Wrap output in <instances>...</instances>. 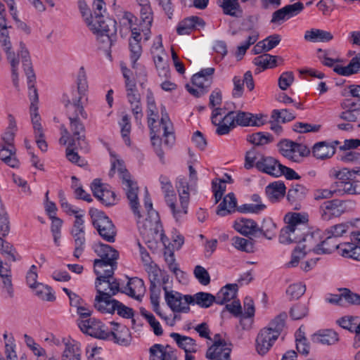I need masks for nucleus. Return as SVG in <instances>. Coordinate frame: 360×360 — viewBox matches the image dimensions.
I'll return each instance as SVG.
<instances>
[{
	"mask_svg": "<svg viewBox=\"0 0 360 360\" xmlns=\"http://www.w3.org/2000/svg\"><path fill=\"white\" fill-rule=\"evenodd\" d=\"M6 8L4 4L0 3V44L4 47L11 66L12 81L14 86L19 90V79L18 74V67L19 64L18 58H15V53L11 51V44L8 35V26L6 23Z\"/></svg>",
	"mask_w": 360,
	"mask_h": 360,
	"instance_id": "nucleus-5",
	"label": "nucleus"
},
{
	"mask_svg": "<svg viewBox=\"0 0 360 360\" xmlns=\"http://www.w3.org/2000/svg\"><path fill=\"white\" fill-rule=\"evenodd\" d=\"M97 295L94 300V306L98 311L105 314H113L115 311V307H117V300L111 299L109 293H107V288H102L100 284H96Z\"/></svg>",
	"mask_w": 360,
	"mask_h": 360,
	"instance_id": "nucleus-13",
	"label": "nucleus"
},
{
	"mask_svg": "<svg viewBox=\"0 0 360 360\" xmlns=\"http://www.w3.org/2000/svg\"><path fill=\"white\" fill-rule=\"evenodd\" d=\"M248 141L255 146H263L271 143L273 137L267 132H257L249 135Z\"/></svg>",
	"mask_w": 360,
	"mask_h": 360,
	"instance_id": "nucleus-56",
	"label": "nucleus"
},
{
	"mask_svg": "<svg viewBox=\"0 0 360 360\" xmlns=\"http://www.w3.org/2000/svg\"><path fill=\"white\" fill-rule=\"evenodd\" d=\"M77 89L73 90L71 93V98H70L68 95H66L71 101L72 103H74V99L75 98H79V103H81V100L85 96V93L88 89V84L86 79V72L83 67L79 68L78 72L77 78Z\"/></svg>",
	"mask_w": 360,
	"mask_h": 360,
	"instance_id": "nucleus-29",
	"label": "nucleus"
},
{
	"mask_svg": "<svg viewBox=\"0 0 360 360\" xmlns=\"http://www.w3.org/2000/svg\"><path fill=\"white\" fill-rule=\"evenodd\" d=\"M237 205V200L233 193L227 194L223 201L219 205L217 214L219 216H226L235 212Z\"/></svg>",
	"mask_w": 360,
	"mask_h": 360,
	"instance_id": "nucleus-40",
	"label": "nucleus"
},
{
	"mask_svg": "<svg viewBox=\"0 0 360 360\" xmlns=\"http://www.w3.org/2000/svg\"><path fill=\"white\" fill-rule=\"evenodd\" d=\"M276 224L269 217L264 219L258 230V232L268 240H271L276 235Z\"/></svg>",
	"mask_w": 360,
	"mask_h": 360,
	"instance_id": "nucleus-50",
	"label": "nucleus"
},
{
	"mask_svg": "<svg viewBox=\"0 0 360 360\" xmlns=\"http://www.w3.org/2000/svg\"><path fill=\"white\" fill-rule=\"evenodd\" d=\"M161 189L164 193L165 202L167 205L169 207L172 215L174 216V210L175 211V207L176 203V195L173 188V186L171 184L166 186H162Z\"/></svg>",
	"mask_w": 360,
	"mask_h": 360,
	"instance_id": "nucleus-53",
	"label": "nucleus"
},
{
	"mask_svg": "<svg viewBox=\"0 0 360 360\" xmlns=\"http://www.w3.org/2000/svg\"><path fill=\"white\" fill-rule=\"evenodd\" d=\"M259 38V33L256 31H252L251 34L247 37V40L239 45L237 48L236 51V57L240 59L245 55L247 50L250 48V46L254 44Z\"/></svg>",
	"mask_w": 360,
	"mask_h": 360,
	"instance_id": "nucleus-55",
	"label": "nucleus"
},
{
	"mask_svg": "<svg viewBox=\"0 0 360 360\" xmlns=\"http://www.w3.org/2000/svg\"><path fill=\"white\" fill-rule=\"evenodd\" d=\"M350 227L351 225L349 224L342 223L332 226L325 231L326 234H328V236L334 237V238L336 239L337 238L343 236L344 234L349 231Z\"/></svg>",
	"mask_w": 360,
	"mask_h": 360,
	"instance_id": "nucleus-59",
	"label": "nucleus"
},
{
	"mask_svg": "<svg viewBox=\"0 0 360 360\" xmlns=\"http://www.w3.org/2000/svg\"><path fill=\"white\" fill-rule=\"evenodd\" d=\"M203 20L198 16H191L180 22L176 28L179 34H188L198 25L204 26Z\"/></svg>",
	"mask_w": 360,
	"mask_h": 360,
	"instance_id": "nucleus-35",
	"label": "nucleus"
},
{
	"mask_svg": "<svg viewBox=\"0 0 360 360\" xmlns=\"http://www.w3.org/2000/svg\"><path fill=\"white\" fill-rule=\"evenodd\" d=\"M89 212L92 224L99 236L108 243H114L117 231L112 221L102 211L91 209Z\"/></svg>",
	"mask_w": 360,
	"mask_h": 360,
	"instance_id": "nucleus-6",
	"label": "nucleus"
},
{
	"mask_svg": "<svg viewBox=\"0 0 360 360\" xmlns=\"http://www.w3.org/2000/svg\"><path fill=\"white\" fill-rule=\"evenodd\" d=\"M236 125L240 126H256L259 127L264 124L262 117L259 115H253L250 112L238 111L235 112Z\"/></svg>",
	"mask_w": 360,
	"mask_h": 360,
	"instance_id": "nucleus-28",
	"label": "nucleus"
},
{
	"mask_svg": "<svg viewBox=\"0 0 360 360\" xmlns=\"http://www.w3.org/2000/svg\"><path fill=\"white\" fill-rule=\"evenodd\" d=\"M74 239V245H75V250L73 252V256L79 259V257L83 253L84 248H85V243H86V238H85V233H80V234H73L71 235Z\"/></svg>",
	"mask_w": 360,
	"mask_h": 360,
	"instance_id": "nucleus-61",
	"label": "nucleus"
},
{
	"mask_svg": "<svg viewBox=\"0 0 360 360\" xmlns=\"http://www.w3.org/2000/svg\"><path fill=\"white\" fill-rule=\"evenodd\" d=\"M118 172L120 178L122 180L123 189L125 191L131 209L139 219L137 220V225L141 235H142L144 238L150 239L155 238L159 233V229L161 228L159 217L153 216V219L149 217L146 218L143 221L140 220L141 216L139 210V187L137 184L131 179V176L127 169L119 168Z\"/></svg>",
	"mask_w": 360,
	"mask_h": 360,
	"instance_id": "nucleus-1",
	"label": "nucleus"
},
{
	"mask_svg": "<svg viewBox=\"0 0 360 360\" xmlns=\"http://www.w3.org/2000/svg\"><path fill=\"white\" fill-rule=\"evenodd\" d=\"M176 188L179 195L180 205L176 204L174 217L178 221L184 214H187L188 205L190 200V191L195 190L193 185L189 186L186 179L178 178Z\"/></svg>",
	"mask_w": 360,
	"mask_h": 360,
	"instance_id": "nucleus-11",
	"label": "nucleus"
},
{
	"mask_svg": "<svg viewBox=\"0 0 360 360\" xmlns=\"http://www.w3.org/2000/svg\"><path fill=\"white\" fill-rule=\"evenodd\" d=\"M77 325L80 330L96 338L108 339V328L101 321L95 319H79Z\"/></svg>",
	"mask_w": 360,
	"mask_h": 360,
	"instance_id": "nucleus-12",
	"label": "nucleus"
},
{
	"mask_svg": "<svg viewBox=\"0 0 360 360\" xmlns=\"http://www.w3.org/2000/svg\"><path fill=\"white\" fill-rule=\"evenodd\" d=\"M231 345H221L218 342L212 344L206 352V358L210 360H231Z\"/></svg>",
	"mask_w": 360,
	"mask_h": 360,
	"instance_id": "nucleus-23",
	"label": "nucleus"
},
{
	"mask_svg": "<svg viewBox=\"0 0 360 360\" xmlns=\"http://www.w3.org/2000/svg\"><path fill=\"white\" fill-rule=\"evenodd\" d=\"M160 127L163 131L164 143L169 148L172 147L175 142V136L172 131V124L167 115H162Z\"/></svg>",
	"mask_w": 360,
	"mask_h": 360,
	"instance_id": "nucleus-39",
	"label": "nucleus"
},
{
	"mask_svg": "<svg viewBox=\"0 0 360 360\" xmlns=\"http://www.w3.org/2000/svg\"><path fill=\"white\" fill-rule=\"evenodd\" d=\"M217 4L221 8L225 15L235 18L242 17L243 10L238 0H217Z\"/></svg>",
	"mask_w": 360,
	"mask_h": 360,
	"instance_id": "nucleus-33",
	"label": "nucleus"
},
{
	"mask_svg": "<svg viewBox=\"0 0 360 360\" xmlns=\"http://www.w3.org/2000/svg\"><path fill=\"white\" fill-rule=\"evenodd\" d=\"M304 39L311 42H328L333 39L330 32L320 30L311 29L304 33Z\"/></svg>",
	"mask_w": 360,
	"mask_h": 360,
	"instance_id": "nucleus-37",
	"label": "nucleus"
},
{
	"mask_svg": "<svg viewBox=\"0 0 360 360\" xmlns=\"http://www.w3.org/2000/svg\"><path fill=\"white\" fill-rule=\"evenodd\" d=\"M214 71L215 69L214 68L202 69L193 75L192 77L193 84L198 88H202L208 91L213 82Z\"/></svg>",
	"mask_w": 360,
	"mask_h": 360,
	"instance_id": "nucleus-24",
	"label": "nucleus"
},
{
	"mask_svg": "<svg viewBox=\"0 0 360 360\" xmlns=\"http://www.w3.org/2000/svg\"><path fill=\"white\" fill-rule=\"evenodd\" d=\"M131 38L129 39V50H130V59L131 61L132 68H135L136 61L140 58L142 53V48L140 44L141 37V28L136 27H131Z\"/></svg>",
	"mask_w": 360,
	"mask_h": 360,
	"instance_id": "nucleus-19",
	"label": "nucleus"
},
{
	"mask_svg": "<svg viewBox=\"0 0 360 360\" xmlns=\"http://www.w3.org/2000/svg\"><path fill=\"white\" fill-rule=\"evenodd\" d=\"M35 294L41 300L52 302L55 300L56 297L52 292L51 287L43 285L42 283H38L35 288Z\"/></svg>",
	"mask_w": 360,
	"mask_h": 360,
	"instance_id": "nucleus-57",
	"label": "nucleus"
},
{
	"mask_svg": "<svg viewBox=\"0 0 360 360\" xmlns=\"http://www.w3.org/2000/svg\"><path fill=\"white\" fill-rule=\"evenodd\" d=\"M271 118L275 122L285 123L293 120L295 115L292 111L288 109H275L271 112Z\"/></svg>",
	"mask_w": 360,
	"mask_h": 360,
	"instance_id": "nucleus-51",
	"label": "nucleus"
},
{
	"mask_svg": "<svg viewBox=\"0 0 360 360\" xmlns=\"http://www.w3.org/2000/svg\"><path fill=\"white\" fill-rule=\"evenodd\" d=\"M234 229L245 236H255L258 233L259 226L251 219L238 218L234 221Z\"/></svg>",
	"mask_w": 360,
	"mask_h": 360,
	"instance_id": "nucleus-26",
	"label": "nucleus"
},
{
	"mask_svg": "<svg viewBox=\"0 0 360 360\" xmlns=\"http://www.w3.org/2000/svg\"><path fill=\"white\" fill-rule=\"evenodd\" d=\"M356 62L352 60L347 66L337 65L334 67L333 70L336 73L342 76H349L359 72L358 67L356 66Z\"/></svg>",
	"mask_w": 360,
	"mask_h": 360,
	"instance_id": "nucleus-64",
	"label": "nucleus"
},
{
	"mask_svg": "<svg viewBox=\"0 0 360 360\" xmlns=\"http://www.w3.org/2000/svg\"><path fill=\"white\" fill-rule=\"evenodd\" d=\"M287 314L282 312L276 316L265 328L272 333V337L278 338L285 327Z\"/></svg>",
	"mask_w": 360,
	"mask_h": 360,
	"instance_id": "nucleus-43",
	"label": "nucleus"
},
{
	"mask_svg": "<svg viewBox=\"0 0 360 360\" xmlns=\"http://www.w3.org/2000/svg\"><path fill=\"white\" fill-rule=\"evenodd\" d=\"M255 167L258 170L272 176H282L283 172L281 169L282 164L271 157L261 156L260 159L257 161Z\"/></svg>",
	"mask_w": 360,
	"mask_h": 360,
	"instance_id": "nucleus-16",
	"label": "nucleus"
},
{
	"mask_svg": "<svg viewBox=\"0 0 360 360\" xmlns=\"http://www.w3.org/2000/svg\"><path fill=\"white\" fill-rule=\"evenodd\" d=\"M0 159L11 167H18V160L15 157L14 146L0 144Z\"/></svg>",
	"mask_w": 360,
	"mask_h": 360,
	"instance_id": "nucleus-41",
	"label": "nucleus"
},
{
	"mask_svg": "<svg viewBox=\"0 0 360 360\" xmlns=\"http://www.w3.org/2000/svg\"><path fill=\"white\" fill-rule=\"evenodd\" d=\"M344 202L338 199L327 200L319 207V212L323 220L328 221L333 217H338L344 212Z\"/></svg>",
	"mask_w": 360,
	"mask_h": 360,
	"instance_id": "nucleus-15",
	"label": "nucleus"
},
{
	"mask_svg": "<svg viewBox=\"0 0 360 360\" xmlns=\"http://www.w3.org/2000/svg\"><path fill=\"white\" fill-rule=\"evenodd\" d=\"M84 21L89 28L94 32L105 35L108 41H110V34L115 32V21L111 19L105 20L103 15L94 11L84 18Z\"/></svg>",
	"mask_w": 360,
	"mask_h": 360,
	"instance_id": "nucleus-8",
	"label": "nucleus"
},
{
	"mask_svg": "<svg viewBox=\"0 0 360 360\" xmlns=\"http://www.w3.org/2000/svg\"><path fill=\"white\" fill-rule=\"evenodd\" d=\"M335 148L326 142L316 143L312 149L313 155L317 159H326L330 158L335 153Z\"/></svg>",
	"mask_w": 360,
	"mask_h": 360,
	"instance_id": "nucleus-44",
	"label": "nucleus"
},
{
	"mask_svg": "<svg viewBox=\"0 0 360 360\" xmlns=\"http://www.w3.org/2000/svg\"><path fill=\"white\" fill-rule=\"evenodd\" d=\"M112 328L111 330L108 329V339L113 340L114 342L127 346L129 345L131 341L130 331L125 326H121L117 323L111 322Z\"/></svg>",
	"mask_w": 360,
	"mask_h": 360,
	"instance_id": "nucleus-17",
	"label": "nucleus"
},
{
	"mask_svg": "<svg viewBox=\"0 0 360 360\" xmlns=\"http://www.w3.org/2000/svg\"><path fill=\"white\" fill-rule=\"evenodd\" d=\"M165 260L167 264L169 269L178 278L182 277L184 272L179 268L178 264L176 262L174 252L167 250L164 253Z\"/></svg>",
	"mask_w": 360,
	"mask_h": 360,
	"instance_id": "nucleus-54",
	"label": "nucleus"
},
{
	"mask_svg": "<svg viewBox=\"0 0 360 360\" xmlns=\"http://www.w3.org/2000/svg\"><path fill=\"white\" fill-rule=\"evenodd\" d=\"M65 348L61 354V360H82L81 344L73 339L63 338Z\"/></svg>",
	"mask_w": 360,
	"mask_h": 360,
	"instance_id": "nucleus-21",
	"label": "nucleus"
},
{
	"mask_svg": "<svg viewBox=\"0 0 360 360\" xmlns=\"http://www.w3.org/2000/svg\"><path fill=\"white\" fill-rule=\"evenodd\" d=\"M121 127V134L123 141L127 146L131 145V141L129 134L131 132V123L129 115H125L122 117L121 122H120Z\"/></svg>",
	"mask_w": 360,
	"mask_h": 360,
	"instance_id": "nucleus-63",
	"label": "nucleus"
},
{
	"mask_svg": "<svg viewBox=\"0 0 360 360\" xmlns=\"http://www.w3.org/2000/svg\"><path fill=\"white\" fill-rule=\"evenodd\" d=\"M307 192L308 190L305 186L297 184L288 190L287 199L292 205H297L298 202L305 198Z\"/></svg>",
	"mask_w": 360,
	"mask_h": 360,
	"instance_id": "nucleus-46",
	"label": "nucleus"
},
{
	"mask_svg": "<svg viewBox=\"0 0 360 360\" xmlns=\"http://www.w3.org/2000/svg\"><path fill=\"white\" fill-rule=\"evenodd\" d=\"M323 235V237L321 236V239H320V248H318L316 250L317 255L330 254L335 250H338L340 255V247L341 246V243H338L336 239L326 234V231H324Z\"/></svg>",
	"mask_w": 360,
	"mask_h": 360,
	"instance_id": "nucleus-34",
	"label": "nucleus"
},
{
	"mask_svg": "<svg viewBox=\"0 0 360 360\" xmlns=\"http://www.w3.org/2000/svg\"><path fill=\"white\" fill-rule=\"evenodd\" d=\"M170 337L176 342L179 348L185 351V353H195L198 349L195 340L191 337L177 333H172Z\"/></svg>",
	"mask_w": 360,
	"mask_h": 360,
	"instance_id": "nucleus-31",
	"label": "nucleus"
},
{
	"mask_svg": "<svg viewBox=\"0 0 360 360\" xmlns=\"http://www.w3.org/2000/svg\"><path fill=\"white\" fill-rule=\"evenodd\" d=\"M285 220L287 225L281 230L280 243L283 244L295 243L300 245L302 240V238L308 232L306 217L300 213L295 212L286 214Z\"/></svg>",
	"mask_w": 360,
	"mask_h": 360,
	"instance_id": "nucleus-4",
	"label": "nucleus"
},
{
	"mask_svg": "<svg viewBox=\"0 0 360 360\" xmlns=\"http://www.w3.org/2000/svg\"><path fill=\"white\" fill-rule=\"evenodd\" d=\"M145 290L143 281L137 277L129 279L127 285L122 288V292L138 300L142 298Z\"/></svg>",
	"mask_w": 360,
	"mask_h": 360,
	"instance_id": "nucleus-25",
	"label": "nucleus"
},
{
	"mask_svg": "<svg viewBox=\"0 0 360 360\" xmlns=\"http://www.w3.org/2000/svg\"><path fill=\"white\" fill-rule=\"evenodd\" d=\"M232 245L238 250L252 253L255 252V240L250 238H245L240 236H234L231 238Z\"/></svg>",
	"mask_w": 360,
	"mask_h": 360,
	"instance_id": "nucleus-42",
	"label": "nucleus"
},
{
	"mask_svg": "<svg viewBox=\"0 0 360 360\" xmlns=\"http://www.w3.org/2000/svg\"><path fill=\"white\" fill-rule=\"evenodd\" d=\"M78 148H80V147L78 146L77 143H76V145L72 146H70L69 143L66 149V157L70 162L82 167L84 165L86 162L85 160L82 159L78 153L75 151V150H77Z\"/></svg>",
	"mask_w": 360,
	"mask_h": 360,
	"instance_id": "nucleus-60",
	"label": "nucleus"
},
{
	"mask_svg": "<svg viewBox=\"0 0 360 360\" xmlns=\"http://www.w3.org/2000/svg\"><path fill=\"white\" fill-rule=\"evenodd\" d=\"M149 352L150 360H176L175 349L168 345L155 344Z\"/></svg>",
	"mask_w": 360,
	"mask_h": 360,
	"instance_id": "nucleus-20",
	"label": "nucleus"
},
{
	"mask_svg": "<svg viewBox=\"0 0 360 360\" xmlns=\"http://www.w3.org/2000/svg\"><path fill=\"white\" fill-rule=\"evenodd\" d=\"M278 147L283 156L295 162H299L303 157L307 156L310 153L309 148L305 145L286 139L280 141Z\"/></svg>",
	"mask_w": 360,
	"mask_h": 360,
	"instance_id": "nucleus-9",
	"label": "nucleus"
},
{
	"mask_svg": "<svg viewBox=\"0 0 360 360\" xmlns=\"http://www.w3.org/2000/svg\"><path fill=\"white\" fill-rule=\"evenodd\" d=\"M158 271H152L150 274V303L153 307V311L157 314H160V309L159 304V300L161 293V282L158 277Z\"/></svg>",
	"mask_w": 360,
	"mask_h": 360,
	"instance_id": "nucleus-18",
	"label": "nucleus"
},
{
	"mask_svg": "<svg viewBox=\"0 0 360 360\" xmlns=\"http://www.w3.org/2000/svg\"><path fill=\"white\" fill-rule=\"evenodd\" d=\"M302 243H300L299 248L304 250L307 253L313 252L317 254V249L320 248V239H321V233L319 231L314 232H307L303 236Z\"/></svg>",
	"mask_w": 360,
	"mask_h": 360,
	"instance_id": "nucleus-27",
	"label": "nucleus"
},
{
	"mask_svg": "<svg viewBox=\"0 0 360 360\" xmlns=\"http://www.w3.org/2000/svg\"><path fill=\"white\" fill-rule=\"evenodd\" d=\"M277 339V337H272L271 331L266 328L262 329L256 338V349L258 354H266Z\"/></svg>",
	"mask_w": 360,
	"mask_h": 360,
	"instance_id": "nucleus-22",
	"label": "nucleus"
},
{
	"mask_svg": "<svg viewBox=\"0 0 360 360\" xmlns=\"http://www.w3.org/2000/svg\"><path fill=\"white\" fill-rule=\"evenodd\" d=\"M2 283H1V294L6 299H12L14 297V289L12 283L11 274H4V277L1 278Z\"/></svg>",
	"mask_w": 360,
	"mask_h": 360,
	"instance_id": "nucleus-58",
	"label": "nucleus"
},
{
	"mask_svg": "<svg viewBox=\"0 0 360 360\" xmlns=\"http://www.w3.org/2000/svg\"><path fill=\"white\" fill-rule=\"evenodd\" d=\"M79 99L75 98L74 103H72L67 96H64L63 102L66 110V115L70 121L69 128L71 131V137L69 141L70 145L72 146L77 143L80 149L86 152L88 150V143L86 141L85 127L80 120L79 116L86 120L88 115L82 104L79 103Z\"/></svg>",
	"mask_w": 360,
	"mask_h": 360,
	"instance_id": "nucleus-2",
	"label": "nucleus"
},
{
	"mask_svg": "<svg viewBox=\"0 0 360 360\" xmlns=\"http://www.w3.org/2000/svg\"><path fill=\"white\" fill-rule=\"evenodd\" d=\"M165 299L169 308L174 312H188L189 304L192 303L191 295H183L179 292L169 290L167 286H163Z\"/></svg>",
	"mask_w": 360,
	"mask_h": 360,
	"instance_id": "nucleus-10",
	"label": "nucleus"
},
{
	"mask_svg": "<svg viewBox=\"0 0 360 360\" xmlns=\"http://www.w3.org/2000/svg\"><path fill=\"white\" fill-rule=\"evenodd\" d=\"M338 340V333L331 329L320 330L311 336V341L316 344L333 345Z\"/></svg>",
	"mask_w": 360,
	"mask_h": 360,
	"instance_id": "nucleus-32",
	"label": "nucleus"
},
{
	"mask_svg": "<svg viewBox=\"0 0 360 360\" xmlns=\"http://www.w3.org/2000/svg\"><path fill=\"white\" fill-rule=\"evenodd\" d=\"M20 50L18 51V57L21 58L23 69L27 76L28 96L30 103H38V92L34 86L36 76L33 70L29 51L25 48V45L22 42L20 43Z\"/></svg>",
	"mask_w": 360,
	"mask_h": 360,
	"instance_id": "nucleus-7",
	"label": "nucleus"
},
{
	"mask_svg": "<svg viewBox=\"0 0 360 360\" xmlns=\"http://www.w3.org/2000/svg\"><path fill=\"white\" fill-rule=\"evenodd\" d=\"M94 195L105 206H112L116 204L117 199L114 191L108 184L101 183V180L96 179L91 185Z\"/></svg>",
	"mask_w": 360,
	"mask_h": 360,
	"instance_id": "nucleus-14",
	"label": "nucleus"
},
{
	"mask_svg": "<svg viewBox=\"0 0 360 360\" xmlns=\"http://www.w3.org/2000/svg\"><path fill=\"white\" fill-rule=\"evenodd\" d=\"M333 193L336 196L360 194V186L354 181H335L333 184Z\"/></svg>",
	"mask_w": 360,
	"mask_h": 360,
	"instance_id": "nucleus-30",
	"label": "nucleus"
},
{
	"mask_svg": "<svg viewBox=\"0 0 360 360\" xmlns=\"http://www.w3.org/2000/svg\"><path fill=\"white\" fill-rule=\"evenodd\" d=\"M192 303L191 304H196L200 307L208 308L214 302L217 303L216 296L204 292H199L195 293L193 296L191 295Z\"/></svg>",
	"mask_w": 360,
	"mask_h": 360,
	"instance_id": "nucleus-45",
	"label": "nucleus"
},
{
	"mask_svg": "<svg viewBox=\"0 0 360 360\" xmlns=\"http://www.w3.org/2000/svg\"><path fill=\"white\" fill-rule=\"evenodd\" d=\"M140 16L141 19V23L140 27L141 32L146 35V39H148V33H150V29L153 22V11L151 8L150 4L144 6L140 7Z\"/></svg>",
	"mask_w": 360,
	"mask_h": 360,
	"instance_id": "nucleus-36",
	"label": "nucleus"
},
{
	"mask_svg": "<svg viewBox=\"0 0 360 360\" xmlns=\"http://www.w3.org/2000/svg\"><path fill=\"white\" fill-rule=\"evenodd\" d=\"M285 186L282 181H275L266 187V194L271 200H277L284 196Z\"/></svg>",
	"mask_w": 360,
	"mask_h": 360,
	"instance_id": "nucleus-47",
	"label": "nucleus"
},
{
	"mask_svg": "<svg viewBox=\"0 0 360 360\" xmlns=\"http://www.w3.org/2000/svg\"><path fill=\"white\" fill-rule=\"evenodd\" d=\"M238 291L237 284H227L217 293V304L222 305L233 300Z\"/></svg>",
	"mask_w": 360,
	"mask_h": 360,
	"instance_id": "nucleus-38",
	"label": "nucleus"
},
{
	"mask_svg": "<svg viewBox=\"0 0 360 360\" xmlns=\"http://www.w3.org/2000/svg\"><path fill=\"white\" fill-rule=\"evenodd\" d=\"M340 248L342 257L360 261V246L352 243H344Z\"/></svg>",
	"mask_w": 360,
	"mask_h": 360,
	"instance_id": "nucleus-48",
	"label": "nucleus"
},
{
	"mask_svg": "<svg viewBox=\"0 0 360 360\" xmlns=\"http://www.w3.org/2000/svg\"><path fill=\"white\" fill-rule=\"evenodd\" d=\"M253 63L262 70L274 68L276 66V56L264 53L255 57Z\"/></svg>",
	"mask_w": 360,
	"mask_h": 360,
	"instance_id": "nucleus-49",
	"label": "nucleus"
},
{
	"mask_svg": "<svg viewBox=\"0 0 360 360\" xmlns=\"http://www.w3.org/2000/svg\"><path fill=\"white\" fill-rule=\"evenodd\" d=\"M96 252L101 257L99 259H95L94 263V273L97 276L95 283L96 287V284H100L101 286L103 281H107L112 277L117 266L116 260L118 259L119 253L110 245L105 244H101Z\"/></svg>",
	"mask_w": 360,
	"mask_h": 360,
	"instance_id": "nucleus-3",
	"label": "nucleus"
},
{
	"mask_svg": "<svg viewBox=\"0 0 360 360\" xmlns=\"http://www.w3.org/2000/svg\"><path fill=\"white\" fill-rule=\"evenodd\" d=\"M306 290L305 285L297 283L290 285L286 290V294L290 300H297L304 295Z\"/></svg>",
	"mask_w": 360,
	"mask_h": 360,
	"instance_id": "nucleus-62",
	"label": "nucleus"
},
{
	"mask_svg": "<svg viewBox=\"0 0 360 360\" xmlns=\"http://www.w3.org/2000/svg\"><path fill=\"white\" fill-rule=\"evenodd\" d=\"M141 314L148 321L155 335L160 336L163 334V330L160 322L156 320L153 314L148 312L145 309H141Z\"/></svg>",
	"mask_w": 360,
	"mask_h": 360,
	"instance_id": "nucleus-52",
	"label": "nucleus"
}]
</instances>
